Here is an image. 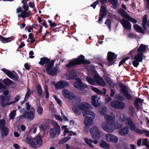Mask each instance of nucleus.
Returning a JSON list of instances; mask_svg holds the SVG:
<instances>
[{
  "mask_svg": "<svg viewBox=\"0 0 149 149\" xmlns=\"http://www.w3.org/2000/svg\"><path fill=\"white\" fill-rule=\"evenodd\" d=\"M91 89L93 91L97 93L98 94L100 95L102 93L101 91L96 87H92Z\"/></svg>",
  "mask_w": 149,
  "mask_h": 149,
  "instance_id": "56",
  "label": "nucleus"
},
{
  "mask_svg": "<svg viewBox=\"0 0 149 149\" xmlns=\"http://www.w3.org/2000/svg\"><path fill=\"white\" fill-rule=\"evenodd\" d=\"M85 57L82 55H80L78 58H76V59H77L78 60H77L79 64H90L91 62L88 61L87 59H84Z\"/></svg>",
  "mask_w": 149,
  "mask_h": 149,
  "instance_id": "17",
  "label": "nucleus"
},
{
  "mask_svg": "<svg viewBox=\"0 0 149 149\" xmlns=\"http://www.w3.org/2000/svg\"><path fill=\"white\" fill-rule=\"evenodd\" d=\"M56 90H58L63 89L65 87V81L60 80L56 83L53 82Z\"/></svg>",
  "mask_w": 149,
  "mask_h": 149,
  "instance_id": "16",
  "label": "nucleus"
},
{
  "mask_svg": "<svg viewBox=\"0 0 149 149\" xmlns=\"http://www.w3.org/2000/svg\"><path fill=\"white\" fill-rule=\"evenodd\" d=\"M22 3L23 4L22 8L24 9V11L28 10L29 9V7L28 5L26 4V0H22Z\"/></svg>",
  "mask_w": 149,
  "mask_h": 149,
  "instance_id": "43",
  "label": "nucleus"
},
{
  "mask_svg": "<svg viewBox=\"0 0 149 149\" xmlns=\"http://www.w3.org/2000/svg\"><path fill=\"white\" fill-rule=\"evenodd\" d=\"M117 56V55L114 52L111 51L108 52L107 58L110 65L114 64V62L116 61L115 60L116 59Z\"/></svg>",
  "mask_w": 149,
  "mask_h": 149,
  "instance_id": "10",
  "label": "nucleus"
},
{
  "mask_svg": "<svg viewBox=\"0 0 149 149\" xmlns=\"http://www.w3.org/2000/svg\"><path fill=\"white\" fill-rule=\"evenodd\" d=\"M107 11L105 6L102 5L101 6L99 13L100 17L98 19V21L100 23L102 21L103 18L106 16Z\"/></svg>",
  "mask_w": 149,
  "mask_h": 149,
  "instance_id": "13",
  "label": "nucleus"
},
{
  "mask_svg": "<svg viewBox=\"0 0 149 149\" xmlns=\"http://www.w3.org/2000/svg\"><path fill=\"white\" fill-rule=\"evenodd\" d=\"M15 74H13L12 72L9 77L13 79L15 81H18L19 79V76L16 72H15Z\"/></svg>",
  "mask_w": 149,
  "mask_h": 149,
  "instance_id": "40",
  "label": "nucleus"
},
{
  "mask_svg": "<svg viewBox=\"0 0 149 149\" xmlns=\"http://www.w3.org/2000/svg\"><path fill=\"white\" fill-rule=\"evenodd\" d=\"M134 28L136 31L138 32H140L143 34L145 33L144 30L141 27L139 26L138 24H134L133 26Z\"/></svg>",
  "mask_w": 149,
  "mask_h": 149,
  "instance_id": "29",
  "label": "nucleus"
},
{
  "mask_svg": "<svg viewBox=\"0 0 149 149\" xmlns=\"http://www.w3.org/2000/svg\"><path fill=\"white\" fill-rule=\"evenodd\" d=\"M36 88L38 95L39 96H41L42 94V90L40 84H38L36 86Z\"/></svg>",
  "mask_w": 149,
  "mask_h": 149,
  "instance_id": "38",
  "label": "nucleus"
},
{
  "mask_svg": "<svg viewBox=\"0 0 149 149\" xmlns=\"http://www.w3.org/2000/svg\"><path fill=\"white\" fill-rule=\"evenodd\" d=\"M33 93V92H31L30 90L29 89V87L27 88V92L26 93L25 97V100H27L29 98L30 95Z\"/></svg>",
  "mask_w": 149,
  "mask_h": 149,
  "instance_id": "44",
  "label": "nucleus"
},
{
  "mask_svg": "<svg viewBox=\"0 0 149 149\" xmlns=\"http://www.w3.org/2000/svg\"><path fill=\"white\" fill-rule=\"evenodd\" d=\"M110 105L113 108L118 109H123L125 106L124 102L117 100L112 101Z\"/></svg>",
  "mask_w": 149,
  "mask_h": 149,
  "instance_id": "8",
  "label": "nucleus"
},
{
  "mask_svg": "<svg viewBox=\"0 0 149 149\" xmlns=\"http://www.w3.org/2000/svg\"><path fill=\"white\" fill-rule=\"evenodd\" d=\"M127 19L134 24H136L137 22L136 19L130 16H129Z\"/></svg>",
  "mask_w": 149,
  "mask_h": 149,
  "instance_id": "60",
  "label": "nucleus"
},
{
  "mask_svg": "<svg viewBox=\"0 0 149 149\" xmlns=\"http://www.w3.org/2000/svg\"><path fill=\"white\" fill-rule=\"evenodd\" d=\"M79 105L80 110L84 111L83 116L86 118L84 123L86 126H89L93 124V120L95 116V114L92 111L88 110L91 107L90 104L87 103L79 102Z\"/></svg>",
  "mask_w": 149,
  "mask_h": 149,
  "instance_id": "2",
  "label": "nucleus"
},
{
  "mask_svg": "<svg viewBox=\"0 0 149 149\" xmlns=\"http://www.w3.org/2000/svg\"><path fill=\"white\" fill-rule=\"evenodd\" d=\"M1 70L3 72L9 77H10L12 72L7 69L3 68L1 69Z\"/></svg>",
  "mask_w": 149,
  "mask_h": 149,
  "instance_id": "55",
  "label": "nucleus"
},
{
  "mask_svg": "<svg viewBox=\"0 0 149 149\" xmlns=\"http://www.w3.org/2000/svg\"><path fill=\"white\" fill-rule=\"evenodd\" d=\"M37 111L38 114L41 115L43 113V109L40 104L37 105Z\"/></svg>",
  "mask_w": 149,
  "mask_h": 149,
  "instance_id": "46",
  "label": "nucleus"
},
{
  "mask_svg": "<svg viewBox=\"0 0 149 149\" xmlns=\"http://www.w3.org/2000/svg\"><path fill=\"white\" fill-rule=\"evenodd\" d=\"M27 11L26 10L22 11L21 15L22 16V18L24 19L26 17H28L30 16V13H31V12L30 11Z\"/></svg>",
  "mask_w": 149,
  "mask_h": 149,
  "instance_id": "37",
  "label": "nucleus"
},
{
  "mask_svg": "<svg viewBox=\"0 0 149 149\" xmlns=\"http://www.w3.org/2000/svg\"><path fill=\"white\" fill-rule=\"evenodd\" d=\"M116 147L118 149H128L129 146L127 143L123 142L121 144L117 145Z\"/></svg>",
  "mask_w": 149,
  "mask_h": 149,
  "instance_id": "26",
  "label": "nucleus"
},
{
  "mask_svg": "<svg viewBox=\"0 0 149 149\" xmlns=\"http://www.w3.org/2000/svg\"><path fill=\"white\" fill-rule=\"evenodd\" d=\"M56 129L55 128H51L49 131V135L50 138L54 139L56 136V134L58 135L60 133L61 130H60L59 132H58Z\"/></svg>",
  "mask_w": 149,
  "mask_h": 149,
  "instance_id": "19",
  "label": "nucleus"
},
{
  "mask_svg": "<svg viewBox=\"0 0 149 149\" xmlns=\"http://www.w3.org/2000/svg\"><path fill=\"white\" fill-rule=\"evenodd\" d=\"M54 98L59 106H61V101L56 95L54 96Z\"/></svg>",
  "mask_w": 149,
  "mask_h": 149,
  "instance_id": "61",
  "label": "nucleus"
},
{
  "mask_svg": "<svg viewBox=\"0 0 149 149\" xmlns=\"http://www.w3.org/2000/svg\"><path fill=\"white\" fill-rule=\"evenodd\" d=\"M3 83L5 85L8 86L14 84V82L12 81L7 78L3 80Z\"/></svg>",
  "mask_w": 149,
  "mask_h": 149,
  "instance_id": "36",
  "label": "nucleus"
},
{
  "mask_svg": "<svg viewBox=\"0 0 149 149\" xmlns=\"http://www.w3.org/2000/svg\"><path fill=\"white\" fill-rule=\"evenodd\" d=\"M145 130H141L137 128L135 129L134 131H135L136 132L139 134H144Z\"/></svg>",
  "mask_w": 149,
  "mask_h": 149,
  "instance_id": "53",
  "label": "nucleus"
},
{
  "mask_svg": "<svg viewBox=\"0 0 149 149\" xmlns=\"http://www.w3.org/2000/svg\"><path fill=\"white\" fill-rule=\"evenodd\" d=\"M138 49L137 47H136L134 49L132 50L129 53V55H132L133 54L136 53L137 52Z\"/></svg>",
  "mask_w": 149,
  "mask_h": 149,
  "instance_id": "62",
  "label": "nucleus"
},
{
  "mask_svg": "<svg viewBox=\"0 0 149 149\" xmlns=\"http://www.w3.org/2000/svg\"><path fill=\"white\" fill-rule=\"evenodd\" d=\"M77 77V75L75 72L73 70H72L69 72V79H73Z\"/></svg>",
  "mask_w": 149,
  "mask_h": 149,
  "instance_id": "32",
  "label": "nucleus"
},
{
  "mask_svg": "<svg viewBox=\"0 0 149 149\" xmlns=\"http://www.w3.org/2000/svg\"><path fill=\"white\" fill-rule=\"evenodd\" d=\"M129 113L131 116H133L135 113V109L134 108L132 107L131 106L129 107Z\"/></svg>",
  "mask_w": 149,
  "mask_h": 149,
  "instance_id": "51",
  "label": "nucleus"
},
{
  "mask_svg": "<svg viewBox=\"0 0 149 149\" xmlns=\"http://www.w3.org/2000/svg\"><path fill=\"white\" fill-rule=\"evenodd\" d=\"M119 86L120 88V93L127 100H131L132 99V96L128 92V86L122 83L120 84Z\"/></svg>",
  "mask_w": 149,
  "mask_h": 149,
  "instance_id": "6",
  "label": "nucleus"
},
{
  "mask_svg": "<svg viewBox=\"0 0 149 149\" xmlns=\"http://www.w3.org/2000/svg\"><path fill=\"white\" fill-rule=\"evenodd\" d=\"M107 111V108L106 107H103L102 109H100L99 111L100 114L102 115L105 114Z\"/></svg>",
  "mask_w": 149,
  "mask_h": 149,
  "instance_id": "52",
  "label": "nucleus"
},
{
  "mask_svg": "<svg viewBox=\"0 0 149 149\" xmlns=\"http://www.w3.org/2000/svg\"><path fill=\"white\" fill-rule=\"evenodd\" d=\"M67 90L66 89V98L70 100H73L76 98L75 95L72 92H69L68 93Z\"/></svg>",
  "mask_w": 149,
  "mask_h": 149,
  "instance_id": "27",
  "label": "nucleus"
},
{
  "mask_svg": "<svg viewBox=\"0 0 149 149\" xmlns=\"http://www.w3.org/2000/svg\"><path fill=\"white\" fill-rule=\"evenodd\" d=\"M52 123L53 126H54L53 128L56 129V130L58 132H59L60 130H61L60 127L59 125H58L57 122L54 120L52 121Z\"/></svg>",
  "mask_w": 149,
  "mask_h": 149,
  "instance_id": "39",
  "label": "nucleus"
},
{
  "mask_svg": "<svg viewBox=\"0 0 149 149\" xmlns=\"http://www.w3.org/2000/svg\"><path fill=\"white\" fill-rule=\"evenodd\" d=\"M100 146L102 148L105 149H109L110 148V145L106 142L104 141H102L100 143Z\"/></svg>",
  "mask_w": 149,
  "mask_h": 149,
  "instance_id": "30",
  "label": "nucleus"
},
{
  "mask_svg": "<svg viewBox=\"0 0 149 149\" xmlns=\"http://www.w3.org/2000/svg\"><path fill=\"white\" fill-rule=\"evenodd\" d=\"M109 2L111 3L112 5L113 8L114 9L117 8L118 0H108Z\"/></svg>",
  "mask_w": 149,
  "mask_h": 149,
  "instance_id": "42",
  "label": "nucleus"
},
{
  "mask_svg": "<svg viewBox=\"0 0 149 149\" xmlns=\"http://www.w3.org/2000/svg\"><path fill=\"white\" fill-rule=\"evenodd\" d=\"M72 110L76 114H79V111L80 110V107L79 102L76 103L72 108Z\"/></svg>",
  "mask_w": 149,
  "mask_h": 149,
  "instance_id": "24",
  "label": "nucleus"
},
{
  "mask_svg": "<svg viewBox=\"0 0 149 149\" xmlns=\"http://www.w3.org/2000/svg\"><path fill=\"white\" fill-rule=\"evenodd\" d=\"M36 141L37 145L40 146L42 144V140L40 136H38L35 138V141Z\"/></svg>",
  "mask_w": 149,
  "mask_h": 149,
  "instance_id": "34",
  "label": "nucleus"
},
{
  "mask_svg": "<svg viewBox=\"0 0 149 149\" xmlns=\"http://www.w3.org/2000/svg\"><path fill=\"white\" fill-rule=\"evenodd\" d=\"M16 112L14 111H13L10 114V118L11 119H13L15 116Z\"/></svg>",
  "mask_w": 149,
  "mask_h": 149,
  "instance_id": "58",
  "label": "nucleus"
},
{
  "mask_svg": "<svg viewBox=\"0 0 149 149\" xmlns=\"http://www.w3.org/2000/svg\"><path fill=\"white\" fill-rule=\"evenodd\" d=\"M78 60V59L75 58L70 60L68 64L66 65V67L71 68L77 65H79V63L77 61Z\"/></svg>",
  "mask_w": 149,
  "mask_h": 149,
  "instance_id": "20",
  "label": "nucleus"
},
{
  "mask_svg": "<svg viewBox=\"0 0 149 149\" xmlns=\"http://www.w3.org/2000/svg\"><path fill=\"white\" fill-rule=\"evenodd\" d=\"M37 128V127L35 126V125H32L30 127L29 130L28 132L29 133H30L32 131L33 133H35L36 132Z\"/></svg>",
  "mask_w": 149,
  "mask_h": 149,
  "instance_id": "45",
  "label": "nucleus"
},
{
  "mask_svg": "<svg viewBox=\"0 0 149 149\" xmlns=\"http://www.w3.org/2000/svg\"><path fill=\"white\" fill-rule=\"evenodd\" d=\"M26 141L27 143L29 144L30 146L32 148H37L35 140H34L31 137H26Z\"/></svg>",
  "mask_w": 149,
  "mask_h": 149,
  "instance_id": "18",
  "label": "nucleus"
},
{
  "mask_svg": "<svg viewBox=\"0 0 149 149\" xmlns=\"http://www.w3.org/2000/svg\"><path fill=\"white\" fill-rule=\"evenodd\" d=\"M14 37L13 36H11L8 38H6L5 43L10 42L12 40H14Z\"/></svg>",
  "mask_w": 149,
  "mask_h": 149,
  "instance_id": "59",
  "label": "nucleus"
},
{
  "mask_svg": "<svg viewBox=\"0 0 149 149\" xmlns=\"http://www.w3.org/2000/svg\"><path fill=\"white\" fill-rule=\"evenodd\" d=\"M143 102V100L141 98L136 97L134 101V105L138 110H139L140 109V106L139 103H142Z\"/></svg>",
  "mask_w": 149,
  "mask_h": 149,
  "instance_id": "25",
  "label": "nucleus"
},
{
  "mask_svg": "<svg viewBox=\"0 0 149 149\" xmlns=\"http://www.w3.org/2000/svg\"><path fill=\"white\" fill-rule=\"evenodd\" d=\"M105 138L106 140L109 142H112L115 143L117 142L118 140V137L110 134H108L106 135Z\"/></svg>",
  "mask_w": 149,
  "mask_h": 149,
  "instance_id": "14",
  "label": "nucleus"
},
{
  "mask_svg": "<svg viewBox=\"0 0 149 149\" xmlns=\"http://www.w3.org/2000/svg\"><path fill=\"white\" fill-rule=\"evenodd\" d=\"M120 22L124 29L129 30H131V25L128 20L123 18Z\"/></svg>",
  "mask_w": 149,
  "mask_h": 149,
  "instance_id": "15",
  "label": "nucleus"
},
{
  "mask_svg": "<svg viewBox=\"0 0 149 149\" xmlns=\"http://www.w3.org/2000/svg\"><path fill=\"white\" fill-rule=\"evenodd\" d=\"M129 132V129L127 127H124L118 130L119 134L121 136H124L128 134Z\"/></svg>",
  "mask_w": 149,
  "mask_h": 149,
  "instance_id": "21",
  "label": "nucleus"
},
{
  "mask_svg": "<svg viewBox=\"0 0 149 149\" xmlns=\"http://www.w3.org/2000/svg\"><path fill=\"white\" fill-rule=\"evenodd\" d=\"M139 62L134 60L132 61V64L134 67L137 68L139 64Z\"/></svg>",
  "mask_w": 149,
  "mask_h": 149,
  "instance_id": "63",
  "label": "nucleus"
},
{
  "mask_svg": "<svg viewBox=\"0 0 149 149\" xmlns=\"http://www.w3.org/2000/svg\"><path fill=\"white\" fill-rule=\"evenodd\" d=\"M130 58V57L128 56L123 58L120 62L119 63V64L118 66L119 67H120L121 65H122L123 63H125V62L127 60H128Z\"/></svg>",
  "mask_w": 149,
  "mask_h": 149,
  "instance_id": "47",
  "label": "nucleus"
},
{
  "mask_svg": "<svg viewBox=\"0 0 149 149\" xmlns=\"http://www.w3.org/2000/svg\"><path fill=\"white\" fill-rule=\"evenodd\" d=\"M1 70L3 72L9 77H10L12 72L7 69L3 68L1 69Z\"/></svg>",
  "mask_w": 149,
  "mask_h": 149,
  "instance_id": "54",
  "label": "nucleus"
},
{
  "mask_svg": "<svg viewBox=\"0 0 149 149\" xmlns=\"http://www.w3.org/2000/svg\"><path fill=\"white\" fill-rule=\"evenodd\" d=\"M94 78V79L90 77H87L86 80L90 84L92 85H95L96 83L98 85L103 87L105 86L106 84L105 82L100 76L98 75H95Z\"/></svg>",
  "mask_w": 149,
  "mask_h": 149,
  "instance_id": "4",
  "label": "nucleus"
},
{
  "mask_svg": "<svg viewBox=\"0 0 149 149\" xmlns=\"http://www.w3.org/2000/svg\"><path fill=\"white\" fill-rule=\"evenodd\" d=\"M35 110L33 107H31L30 110L28 112L25 111L22 115V117L25 118L29 119L30 120H33L35 117Z\"/></svg>",
  "mask_w": 149,
  "mask_h": 149,
  "instance_id": "9",
  "label": "nucleus"
},
{
  "mask_svg": "<svg viewBox=\"0 0 149 149\" xmlns=\"http://www.w3.org/2000/svg\"><path fill=\"white\" fill-rule=\"evenodd\" d=\"M90 131L93 139L98 140L100 137L101 133L97 127H93L90 130Z\"/></svg>",
  "mask_w": 149,
  "mask_h": 149,
  "instance_id": "7",
  "label": "nucleus"
},
{
  "mask_svg": "<svg viewBox=\"0 0 149 149\" xmlns=\"http://www.w3.org/2000/svg\"><path fill=\"white\" fill-rule=\"evenodd\" d=\"M105 119L107 120V123L103 122L101 124V127L103 130L108 132L112 133L113 131V128H109L108 125L116 129H120L122 127V125L116 123L111 116L107 115L105 116Z\"/></svg>",
  "mask_w": 149,
  "mask_h": 149,
  "instance_id": "3",
  "label": "nucleus"
},
{
  "mask_svg": "<svg viewBox=\"0 0 149 149\" xmlns=\"http://www.w3.org/2000/svg\"><path fill=\"white\" fill-rule=\"evenodd\" d=\"M143 53L138 52V53L135 56L133 59L139 62H141L143 61Z\"/></svg>",
  "mask_w": 149,
  "mask_h": 149,
  "instance_id": "23",
  "label": "nucleus"
},
{
  "mask_svg": "<svg viewBox=\"0 0 149 149\" xmlns=\"http://www.w3.org/2000/svg\"><path fill=\"white\" fill-rule=\"evenodd\" d=\"M109 76V75H107V76L104 77V79L107 83L110 86H113L114 85V83L113 82Z\"/></svg>",
  "mask_w": 149,
  "mask_h": 149,
  "instance_id": "28",
  "label": "nucleus"
},
{
  "mask_svg": "<svg viewBox=\"0 0 149 149\" xmlns=\"http://www.w3.org/2000/svg\"><path fill=\"white\" fill-rule=\"evenodd\" d=\"M146 49V46L143 44H141L138 49L137 52L142 53L145 52Z\"/></svg>",
  "mask_w": 149,
  "mask_h": 149,
  "instance_id": "33",
  "label": "nucleus"
},
{
  "mask_svg": "<svg viewBox=\"0 0 149 149\" xmlns=\"http://www.w3.org/2000/svg\"><path fill=\"white\" fill-rule=\"evenodd\" d=\"M55 60H50V58L47 57H43L40 58L38 63L41 65H44V69L46 70L47 73L49 75L54 77L56 75L57 72V69L55 67L53 68Z\"/></svg>",
  "mask_w": 149,
  "mask_h": 149,
  "instance_id": "1",
  "label": "nucleus"
},
{
  "mask_svg": "<svg viewBox=\"0 0 149 149\" xmlns=\"http://www.w3.org/2000/svg\"><path fill=\"white\" fill-rule=\"evenodd\" d=\"M0 99L1 100V104L2 107H4L6 105H10L15 103L14 101L10 102L8 103H6V101L8 102L9 101V98L7 96L1 95L0 96Z\"/></svg>",
  "mask_w": 149,
  "mask_h": 149,
  "instance_id": "11",
  "label": "nucleus"
},
{
  "mask_svg": "<svg viewBox=\"0 0 149 149\" xmlns=\"http://www.w3.org/2000/svg\"><path fill=\"white\" fill-rule=\"evenodd\" d=\"M6 124V121L4 119H0V129L5 127Z\"/></svg>",
  "mask_w": 149,
  "mask_h": 149,
  "instance_id": "50",
  "label": "nucleus"
},
{
  "mask_svg": "<svg viewBox=\"0 0 149 149\" xmlns=\"http://www.w3.org/2000/svg\"><path fill=\"white\" fill-rule=\"evenodd\" d=\"M76 81L73 84L74 86L79 89H84L87 87V86L85 84H83L81 80L79 78H76Z\"/></svg>",
  "mask_w": 149,
  "mask_h": 149,
  "instance_id": "12",
  "label": "nucleus"
},
{
  "mask_svg": "<svg viewBox=\"0 0 149 149\" xmlns=\"http://www.w3.org/2000/svg\"><path fill=\"white\" fill-rule=\"evenodd\" d=\"M105 24L108 26L109 30H110L111 29V21L110 19H107L105 21Z\"/></svg>",
  "mask_w": 149,
  "mask_h": 149,
  "instance_id": "49",
  "label": "nucleus"
},
{
  "mask_svg": "<svg viewBox=\"0 0 149 149\" xmlns=\"http://www.w3.org/2000/svg\"><path fill=\"white\" fill-rule=\"evenodd\" d=\"M148 19V16L147 14H145L143 17V23L142 24L147 23Z\"/></svg>",
  "mask_w": 149,
  "mask_h": 149,
  "instance_id": "64",
  "label": "nucleus"
},
{
  "mask_svg": "<svg viewBox=\"0 0 149 149\" xmlns=\"http://www.w3.org/2000/svg\"><path fill=\"white\" fill-rule=\"evenodd\" d=\"M119 13L123 17L127 19L130 16L125 10L122 9H120Z\"/></svg>",
  "mask_w": 149,
  "mask_h": 149,
  "instance_id": "35",
  "label": "nucleus"
},
{
  "mask_svg": "<svg viewBox=\"0 0 149 149\" xmlns=\"http://www.w3.org/2000/svg\"><path fill=\"white\" fill-rule=\"evenodd\" d=\"M84 140L85 143L88 145L90 147L92 148H93L94 146L91 143H94L95 144H97L98 143V141L97 140L93 141L91 139H88L87 138H84Z\"/></svg>",
  "mask_w": 149,
  "mask_h": 149,
  "instance_id": "22",
  "label": "nucleus"
},
{
  "mask_svg": "<svg viewBox=\"0 0 149 149\" xmlns=\"http://www.w3.org/2000/svg\"><path fill=\"white\" fill-rule=\"evenodd\" d=\"M116 98L121 101H123L125 100L124 97L120 94H117L116 95Z\"/></svg>",
  "mask_w": 149,
  "mask_h": 149,
  "instance_id": "48",
  "label": "nucleus"
},
{
  "mask_svg": "<svg viewBox=\"0 0 149 149\" xmlns=\"http://www.w3.org/2000/svg\"><path fill=\"white\" fill-rule=\"evenodd\" d=\"M120 119L122 122H124L126 124L129 126L130 130L132 131H134L135 130L136 128V126L134 124L130 117H127L126 114L123 113L120 115Z\"/></svg>",
  "mask_w": 149,
  "mask_h": 149,
  "instance_id": "5",
  "label": "nucleus"
},
{
  "mask_svg": "<svg viewBox=\"0 0 149 149\" xmlns=\"http://www.w3.org/2000/svg\"><path fill=\"white\" fill-rule=\"evenodd\" d=\"M98 101H96V97L94 96H92V104L93 106L95 107L98 106L97 104Z\"/></svg>",
  "mask_w": 149,
  "mask_h": 149,
  "instance_id": "41",
  "label": "nucleus"
},
{
  "mask_svg": "<svg viewBox=\"0 0 149 149\" xmlns=\"http://www.w3.org/2000/svg\"><path fill=\"white\" fill-rule=\"evenodd\" d=\"M1 129H2L1 133L2 137H3L4 136H7L8 135L9 132L8 128L4 127Z\"/></svg>",
  "mask_w": 149,
  "mask_h": 149,
  "instance_id": "31",
  "label": "nucleus"
},
{
  "mask_svg": "<svg viewBox=\"0 0 149 149\" xmlns=\"http://www.w3.org/2000/svg\"><path fill=\"white\" fill-rule=\"evenodd\" d=\"M67 126L66 125V134L69 133V135L70 136H72V135H75L76 134L74 132L72 131H70L67 128Z\"/></svg>",
  "mask_w": 149,
  "mask_h": 149,
  "instance_id": "57",
  "label": "nucleus"
}]
</instances>
